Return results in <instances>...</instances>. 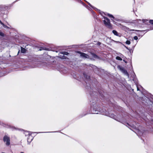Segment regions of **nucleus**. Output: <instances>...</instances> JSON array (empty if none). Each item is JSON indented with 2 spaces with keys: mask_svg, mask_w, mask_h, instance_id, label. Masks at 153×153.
Listing matches in <instances>:
<instances>
[{
  "mask_svg": "<svg viewBox=\"0 0 153 153\" xmlns=\"http://www.w3.org/2000/svg\"><path fill=\"white\" fill-rule=\"evenodd\" d=\"M91 109L92 111V113L94 114H97L98 113V112H100L101 113H102L103 114L105 115H107L111 118H113L116 120H117L118 121L120 122V121L116 120V116H115L114 114H110L107 113H103V112L100 110V109L98 107L97 108V106H96V105H93V106H91Z\"/></svg>",
  "mask_w": 153,
  "mask_h": 153,
  "instance_id": "1",
  "label": "nucleus"
},
{
  "mask_svg": "<svg viewBox=\"0 0 153 153\" xmlns=\"http://www.w3.org/2000/svg\"><path fill=\"white\" fill-rule=\"evenodd\" d=\"M33 65L31 66V68H36L37 67H40L43 66L44 63L39 61H36L33 63Z\"/></svg>",
  "mask_w": 153,
  "mask_h": 153,
  "instance_id": "2",
  "label": "nucleus"
},
{
  "mask_svg": "<svg viewBox=\"0 0 153 153\" xmlns=\"http://www.w3.org/2000/svg\"><path fill=\"white\" fill-rule=\"evenodd\" d=\"M3 140L6 142V144L7 146H9L10 144V137L7 135L4 136L3 138Z\"/></svg>",
  "mask_w": 153,
  "mask_h": 153,
  "instance_id": "3",
  "label": "nucleus"
},
{
  "mask_svg": "<svg viewBox=\"0 0 153 153\" xmlns=\"http://www.w3.org/2000/svg\"><path fill=\"white\" fill-rule=\"evenodd\" d=\"M104 20H103V22L104 24L106 26H110V21L109 19L105 17H104Z\"/></svg>",
  "mask_w": 153,
  "mask_h": 153,
  "instance_id": "4",
  "label": "nucleus"
},
{
  "mask_svg": "<svg viewBox=\"0 0 153 153\" xmlns=\"http://www.w3.org/2000/svg\"><path fill=\"white\" fill-rule=\"evenodd\" d=\"M32 133H28V137H27V142L28 144H30L33 139V136L31 135Z\"/></svg>",
  "mask_w": 153,
  "mask_h": 153,
  "instance_id": "5",
  "label": "nucleus"
},
{
  "mask_svg": "<svg viewBox=\"0 0 153 153\" xmlns=\"http://www.w3.org/2000/svg\"><path fill=\"white\" fill-rule=\"evenodd\" d=\"M138 23L141 24H148V20L147 19H142V20H141L140 19H138L137 20Z\"/></svg>",
  "mask_w": 153,
  "mask_h": 153,
  "instance_id": "6",
  "label": "nucleus"
},
{
  "mask_svg": "<svg viewBox=\"0 0 153 153\" xmlns=\"http://www.w3.org/2000/svg\"><path fill=\"white\" fill-rule=\"evenodd\" d=\"M78 53L80 54L81 56L85 58H90V56L88 55L83 53L80 52H78Z\"/></svg>",
  "mask_w": 153,
  "mask_h": 153,
  "instance_id": "7",
  "label": "nucleus"
},
{
  "mask_svg": "<svg viewBox=\"0 0 153 153\" xmlns=\"http://www.w3.org/2000/svg\"><path fill=\"white\" fill-rule=\"evenodd\" d=\"M123 124H124L125 125H126L128 127L130 128V127H131L132 128H134L135 126L134 124H133L132 125H130L128 123L126 122H121Z\"/></svg>",
  "mask_w": 153,
  "mask_h": 153,
  "instance_id": "8",
  "label": "nucleus"
},
{
  "mask_svg": "<svg viewBox=\"0 0 153 153\" xmlns=\"http://www.w3.org/2000/svg\"><path fill=\"white\" fill-rule=\"evenodd\" d=\"M113 33H114V34L116 36H121V34L120 33H118L116 31L114 30L112 31Z\"/></svg>",
  "mask_w": 153,
  "mask_h": 153,
  "instance_id": "9",
  "label": "nucleus"
},
{
  "mask_svg": "<svg viewBox=\"0 0 153 153\" xmlns=\"http://www.w3.org/2000/svg\"><path fill=\"white\" fill-rule=\"evenodd\" d=\"M122 70L123 73L126 75L128 77H129V75L127 71L124 68H122Z\"/></svg>",
  "mask_w": 153,
  "mask_h": 153,
  "instance_id": "10",
  "label": "nucleus"
},
{
  "mask_svg": "<svg viewBox=\"0 0 153 153\" xmlns=\"http://www.w3.org/2000/svg\"><path fill=\"white\" fill-rule=\"evenodd\" d=\"M91 56L95 59H99V57L97 56L96 54L93 53H91Z\"/></svg>",
  "mask_w": 153,
  "mask_h": 153,
  "instance_id": "11",
  "label": "nucleus"
},
{
  "mask_svg": "<svg viewBox=\"0 0 153 153\" xmlns=\"http://www.w3.org/2000/svg\"><path fill=\"white\" fill-rule=\"evenodd\" d=\"M26 49L22 47H21V52L22 53H24L26 52Z\"/></svg>",
  "mask_w": 153,
  "mask_h": 153,
  "instance_id": "12",
  "label": "nucleus"
},
{
  "mask_svg": "<svg viewBox=\"0 0 153 153\" xmlns=\"http://www.w3.org/2000/svg\"><path fill=\"white\" fill-rule=\"evenodd\" d=\"M61 54L64 55H68L69 53L63 51L60 53Z\"/></svg>",
  "mask_w": 153,
  "mask_h": 153,
  "instance_id": "13",
  "label": "nucleus"
},
{
  "mask_svg": "<svg viewBox=\"0 0 153 153\" xmlns=\"http://www.w3.org/2000/svg\"><path fill=\"white\" fill-rule=\"evenodd\" d=\"M107 15L108 17H109L110 18H112L113 19H114V16L112 15L111 14H110L107 13Z\"/></svg>",
  "mask_w": 153,
  "mask_h": 153,
  "instance_id": "14",
  "label": "nucleus"
},
{
  "mask_svg": "<svg viewBox=\"0 0 153 153\" xmlns=\"http://www.w3.org/2000/svg\"><path fill=\"white\" fill-rule=\"evenodd\" d=\"M59 57L60 58L62 59H65V58H66V56L64 55V56H63V55H60L59 56Z\"/></svg>",
  "mask_w": 153,
  "mask_h": 153,
  "instance_id": "15",
  "label": "nucleus"
},
{
  "mask_svg": "<svg viewBox=\"0 0 153 153\" xmlns=\"http://www.w3.org/2000/svg\"><path fill=\"white\" fill-rule=\"evenodd\" d=\"M116 59L120 60V61H122V59L119 56H117L116 57Z\"/></svg>",
  "mask_w": 153,
  "mask_h": 153,
  "instance_id": "16",
  "label": "nucleus"
},
{
  "mask_svg": "<svg viewBox=\"0 0 153 153\" xmlns=\"http://www.w3.org/2000/svg\"><path fill=\"white\" fill-rule=\"evenodd\" d=\"M84 76L87 79H88V80L90 79V77L89 76H88V75L87 76L86 74L85 75L84 74Z\"/></svg>",
  "mask_w": 153,
  "mask_h": 153,
  "instance_id": "17",
  "label": "nucleus"
},
{
  "mask_svg": "<svg viewBox=\"0 0 153 153\" xmlns=\"http://www.w3.org/2000/svg\"><path fill=\"white\" fill-rule=\"evenodd\" d=\"M28 133H33L32 132H30V131H25V135L26 136H28Z\"/></svg>",
  "mask_w": 153,
  "mask_h": 153,
  "instance_id": "18",
  "label": "nucleus"
},
{
  "mask_svg": "<svg viewBox=\"0 0 153 153\" xmlns=\"http://www.w3.org/2000/svg\"><path fill=\"white\" fill-rule=\"evenodd\" d=\"M4 33H2L0 30V36L2 37H4Z\"/></svg>",
  "mask_w": 153,
  "mask_h": 153,
  "instance_id": "19",
  "label": "nucleus"
},
{
  "mask_svg": "<svg viewBox=\"0 0 153 153\" xmlns=\"http://www.w3.org/2000/svg\"><path fill=\"white\" fill-rule=\"evenodd\" d=\"M126 44H127V45H130V44H131V42L129 40H127L126 41Z\"/></svg>",
  "mask_w": 153,
  "mask_h": 153,
  "instance_id": "20",
  "label": "nucleus"
},
{
  "mask_svg": "<svg viewBox=\"0 0 153 153\" xmlns=\"http://www.w3.org/2000/svg\"><path fill=\"white\" fill-rule=\"evenodd\" d=\"M2 25H3V27L4 28H9L7 26L5 25H4V24H3Z\"/></svg>",
  "mask_w": 153,
  "mask_h": 153,
  "instance_id": "21",
  "label": "nucleus"
},
{
  "mask_svg": "<svg viewBox=\"0 0 153 153\" xmlns=\"http://www.w3.org/2000/svg\"><path fill=\"white\" fill-rule=\"evenodd\" d=\"M2 25H3V27L4 28H9L7 26L5 25H4V24H3Z\"/></svg>",
  "mask_w": 153,
  "mask_h": 153,
  "instance_id": "22",
  "label": "nucleus"
},
{
  "mask_svg": "<svg viewBox=\"0 0 153 153\" xmlns=\"http://www.w3.org/2000/svg\"><path fill=\"white\" fill-rule=\"evenodd\" d=\"M149 22L151 24L153 25V20H150Z\"/></svg>",
  "mask_w": 153,
  "mask_h": 153,
  "instance_id": "23",
  "label": "nucleus"
},
{
  "mask_svg": "<svg viewBox=\"0 0 153 153\" xmlns=\"http://www.w3.org/2000/svg\"><path fill=\"white\" fill-rule=\"evenodd\" d=\"M138 39V37L137 36H134V39L135 40H137Z\"/></svg>",
  "mask_w": 153,
  "mask_h": 153,
  "instance_id": "24",
  "label": "nucleus"
},
{
  "mask_svg": "<svg viewBox=\"0 0 153 153\" xmlns=\"http://www.w3.org/2000/svg\"><path fill=\"white\" fill-rule=\"evenodd\" d=\"M135 84H136V85L137 90V91H139V87H138V86H137V82L135 81Z\"/></svg>",
  "mask_w": 153,
  "mask_h": 153,
  "instance_id": "25",
  "label": "nucleus"
},
{
  "mask_svg": "<svg viewBox=\"0 0 153 153\" xmlns=\"http://www.w3.org/2000/svg\"><path fill=\"white\" fill-rule=\"evenodd\" d=\"M101 44V43L100 42H97V44L98 45H100Z\"/></svg>",
  "mask_w": 153,
  "mask_h": 153,
  "instance_id": "26",
  "label": "nucleus"
},
{
  "mask_svg": "<svg viewBox=\"0 0 153 153\" xmlns=\"http://www.w3.org/2000/svg\"><path fill=\"white\" fill-rule=\"evenodd\" d=\"M87 3L88 4V5L91 7H92V6H91V5L90 4V3H88V2H87Z\"/></svg>",
  "mask_w": 153,
  "mask_h": 153,
  "instance_id": "27",
  "label": "nucleus"
},
{
  "mask_svg": "<svg viewBox=\"0 0 153 153\" xmlns=\"http://www.w3.org/2000/svg\"><path fill=\"white\" fill-rule=\"evenodd\" d=\"M131 30V31H134V30H135V31H140V30Z\"/></svg>",
  "mask_w": 153,
  "mask_h": 153,
  "instance_id": "28",
  "label": "nucleus"
},
{
  "mask_svg": "<svg viewBox=\"0 0 153 153\" xmlns=\"http://www.w3.org/2000/svg\"><path fill=\"white\" fill-rule=\"evenodd\" d=\"M151 30H153V26H152V27H151Z\"/></svg>",
  "mask_w": 153,
  "mask_h": 153,
  "instance_id": "29",
  "label": "nucleus"
},
{
  "mask_svg": "<svg viewBox=\"0 0 153 153\" xmlns=\"http://www.w3.org/2000/svg\"><path fill=\"white\" fill-rule=\"evenodd\" d=\"M0 23L1 24V25H2L3 24V23L1 22H1H0Z\"/></svg>",
  "mask_w": 153,
  "mask_h": 153,
  "instance_id": "30",
  "label": "nucleus"
},
{
  "mask_svg": "<svg viewBox=\"0 0 153 153\" xmlns=\"http://www.w3.org/2000/svg\"><path fill=\"white\" fill-rule=\"evenodd\" d=\"M123 61L124 62H125L126 63V62L125 61V60H123Z\"/></svg>",
  "mask_w": 153,
  "mask_h": 153,
  "instance_id": "31",
  "label": "nucleus"
},
{
  "mask_svg": "<svg viewBox=\"0 0 153 153\" xmlns=\"http://www.w3.org/2000/svg\"><path fill=\"white\" fill-rule=\"evenodd\" d=\"M20 153H24L23 152H20Z\"/></svg>",
  "mask_w": 153,
  "mask_h": 153,
  "instance_id": "32",
  "label": "nucleus"
},
{
  "mask_svg": "<svg viewBox=\"0 0 153 153\" xmlns=\"http://www.w3.org/2000/svg\"><path fill=\"white\" fill-rule=\"evenodd\" d=\"M133 123H135V122H133Z\"/></svg>",
  "mask_w": 153,
  "mask_h": 153,
  "instance_id": "33",
  "label": "nucleus"
},
{
  "mask_svg": "<svg viewBox=\"0 0 153 153\" xmlns=\"http://www.w3.org/2000/svg\"><path fill=\"white\" fill-rule=\"evenodd\" d=\"M41 50H42V49H40V51H41Z\"/></svg>",
  "mask_w": 153,
  "mask_h": 153,
  "instance_id": "34",
  "label": "nucleus"
},
{
  "mask_svg": "<svg viewBox=\"0 0 153 153\" xmlns=\"http://www.w3.org/2000/svg\"><path fill=\"white\" fill-rule=\"evenodd\" d=\"M133 81H134V79H133Z\"/></svg>",
  "mask_w": 153,
  "mask_h": 153,
  "instance_id": "35",
  "label": "nucleus"
},
{
  "mask_svg": "<svg viewBox=\"0 0 153 153\" xmlns=\"http://www.w3.org/2000/svg\"><path fill=\"white\" fill-rule=\"evenodd\" d=\"M19 51L18 53H19Z\"/></svg>",
  "mask_w": 153,
  "mask_h": 153,
  "instance_id": "36",
  "label": "nucleus"
},
{
  "mask_svg": "<svg viewBox=\"0 0 153 153\" xmlns=\"http://www.w3.org/2000/svg\"><path fill=\"white\" fill-rule=\"evenodd\" d=\"M1 153H5L4 152H2Z\"/></svg>",
  "mask_w": 153,
  "mask_h": 153,
  "instance_id": "37",
  "label": "nucleus"
},
{
  "mask_svg": "<svg viewBox=\"0 0 153 153\" xmlns=\"http://www.w3.org/2000/svg\"><path fill=\"white\" fill-rule=\"evenodd\" d=\"M43 50H44L45 49H43ZM45 50H46V49H45Z\"/></svg>",
  "mask_w": 153,
  "mask_h": 153,
  "instance_id": "38",
  "label": "nucleus"
},
{
  "mask_svg": "<svg viewBox=\"0 0 153 153\" xmlns=\"http://www.w3.org/2000/svg\"><path fill=\"white\" fill-rule=\"evenodd\" d=\"M1 22V21L0 20V22Z\"/></svg>",
  "mask_w": 153,
  "mask_h": 153,
  "instance_id": "39",
  "label": "nucleus"
}]
</instances>
